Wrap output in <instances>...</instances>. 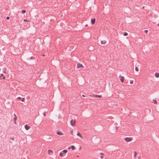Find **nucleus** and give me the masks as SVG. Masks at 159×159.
<instances>
[{
    "label": "nucleus",
    "instance_id": "10",
    "mask_svg": "<svg viewBox=\"0 0 159 159\" xmlns=\"http://www.w3.org/2000/svg\"><path fill=\"white\" fill-rule=\"evenodd\" d=\"M95 21H96V19H95V18H93V19H92L91 20V24L92 25H93L95 22Z\"/></svg>",
    "mask_w": 159,
    "mask_h": 159
},
{
    "label": "nucleus",
    "instance_id": "18",
    "mask_svg": "<svg viewBox=\"0 0 159 159\" xmlns=\"http://www.w3.org/2000/svg\"><path fill=\"white\" fill-rule=\"evenodd\" d=\"M71 148L72 149V150H74L75 149V147L74 145H72L71 146Z\"/></svg>",
    "mask_w": 159,
    "mask_h": 159
},
{
    "label": "nucleus",
    "instance_id": "1",
    "mask_svg": "<svg viewBox=\"0 0 159 159\" xmlns=\"http://www.w3.org/2000/svg\"><path fill=\"white\" fill-rule=\"evenodd\" d=\"M63 153L62 152H60L59 153V156L61 157H63V153H66L67 152V151L66 149H65L63 150L62 151Z\"/></svg>",
    "mask_w": 159,
    "mask_h": 159
},
{
    "label": "nucleus",
    "instance_id": "9",
    "mask_svg": "<svg viewBox=\"0 0 159 159\" xmlns=\"http://www.w3.org/2000/svg\"><path fill=\"white\" fill-rule=\"evenodd\" d=\"M119 77L120 78V80L122 83H123L124 81V78L122 76H119Z\"/></svg>",
    "mask_w": 159,
    "mask_h": 159
},
{
    "label": "nucleus",
    "instance_id": "15",
    "mask_svg": "<svg viewBox=\"0 0 159 159\" xmlns=\"http://www.w3.org/2000/svg\"><path fill=\"white\" fill-rule=\"evenodd\" d=\"M155 76L157 78L159 77V73H156L155 74Z\"/></svg>",
    "mask_w": 159,
    "mask_h": 159
},
{
    "label": "nucleus",
    "instance_id": "35",
    "mask_svg": "<svg viewBox=\"0 0 159 159\" xmlns=\"http://www.w3.org/2000/svg\"><path fill=\"white\" fill-rule=\"evenodd\" d=\"M82 96H83V97H85V96H84V95H82Z\"/></svg>",
    "mask_w": 159,
    "mask_h": 159
},
{
    "label": "nucleus",
    "instance_id": "23",
    "mask_svg": "<svg viewBox=\"0 0 159 159\" xmlns=\"http://www.w3.org/2000/svg\"><path fill=\"white\" fill-rule=\"evenodd\" d=\"M135 70L137 71H139V69L137 67H135Z\"/></svg>",
    "mask_w": 159,
    "mask_h": 159
},
{
    "label": "nucleus",
    "instance_id": "27",
    "mask_svg": "<svg viewBox=\"0 0 159 159\" xmlns=\"http://www.w3.org/2000/svg\"><path fill=\"white\" fill-rule=\"evenodd\" d=\"M24 21H27V22H29V21L28 20H27L26 19H24Z\"/></svg>",
    "mask_w": 159,
    "mask_h": 159
},
{
    "label": "nucleus",
    "instance_id": "2",
    "mask_svg": "<svg viewBox=\"0 0 159 159\" xmlns=\"http://www.w3.org/2000/svg\"><path fill=\"white\" fill-rule=\"evenodd\" d=\"M100 155H101L100 157L101 159H106V156L103 153H100Z\"/></svg>",
    "mask_w": 159,
    "mask_h": 159
},
{
    "label": "nucleus",
    "instance_id": "6",
    "mask_svg": "<svg viewBox=\"0 0 159 159\" xmlns=\"http://www.w3.org/2000/svg\"><path fill=\"white\" fill-rule=\"evenodd\" d=\"M15 117L14 118L13 120L14 121V124H16V120L17 119V116L15 114H14Z\"/></svg>",
    "mask_w": 159,
    "mask_h": 159
},
{
    "label": "nucleus",
    "instance_id": "37",
    "mask_svg": "<svg viewBox=\"0 0 159 159\" xmlns=\"http://www.w3.org/2000/svg\"><path fill=\"white\" fill-rule=\"evenodd\" d=\"M102 97V96L101 95H100V98H101Z\"/></svg>",
    "mask_w": 159,
    "mask_h": 159
},
{
    "label": "nucleus",
    "instance_id": "20",
    "mask_svg": "<svg viewBox=\"0 0 159 159\" xmlns=\"http://www.w3.org/2000/svg\"><path fill=\"white\" fill-rule=\"evenodd\" d=\"M21 12H22V13L23 14V13H25L26 12V11H25V10H23L21 11Z\"/></svg>",
    "mask_w": 159,
    "mask_h": 159
},
{
    "label": "nucleus",
    "instance_id": "13",
    "mask_svg": "<svg viewBox=\"0 0 159 159\" xmlns=\"http://www.w3.org/2000/svg\"><path fill=\"white\" fill-rule=\"evenodd\" d=\"M77 136H79L81 138V139H83V136H82V135H81V134H80V133L78 132L77 133Z\"/></svg>",
    "mask_w": 159,
    "mask_h": 159
},
{
    "label": "nucleus",
    "instance_id": "31",
    "mask_svg": "<svg viewBox=\"0 0 159 159\" xmlns=\"http://www.w3.org/2000/svg\"><path fill=\"white\" fill-rule=\"evenodd\" d=\"M70 148H71V146L70 147H69L68 148V149H70Z\"/></svg>",
    "mask_w": 159,
    "mask_h": 159
},
{
    "label": "nucleus",
    "instance_id": "33",
    "mask_svg": "<svg viewBox=\"0 0 159 159\" xmlns=\"http://www.w3.org/2000/svg\"><path fill=\"white\" fill-rule=\"evenodd\" d=\"M43 115H44V116H46V114H45V113H44L43 114Z\"/></svg>",
    "mask_w": 159,
    "mask_h": 159
},
{
    "label": "nucleus",
    "instance_id": "12",
    "mask_svg": "<svg viewBox=\"0 0 159 159\" xmlns=\"http://www.w3.org/2000/svg\"><path fill=\"white\" fill-rule=\"evenodd\" d=\"M48 153L49 155H50L51 153H52L53 152V150L51 149H49L48 151Z\"/></svg>",
    "mask_w": 159,
    "mask_h": 159
},
{
    "label": "nucleus",
    "instance_id": "30",
    "mask_svg": "<svg viewBox=\"0 0 159 159\" xmlns=\"http://www.w3.org/2000/svg\"><path fill=\"white\" fill-rule=\"evenodd\" d=\"M73 132L72 131H70L71 134L72 135H73Z\"/></svg>",
    "mask_w": 159,
    "mask_h": 159
},
{
    "label": "nucleus",
    "instance_id": "14",
    "mask_svg": "<svg viewBox=\"0 0 159 159\" xmlns=\"http://www.w3.org/2000/svg\"><path fill=\"white\" fill-rule=\"evenodd\" d=\"M101 43L102 44H105L106 43V42L105 41H102Z\"/></svg>",
    "mask_w": 159,
    "mask_h": 159
},
{
    "label": "nucleus",
    "instance_id": "25",
    "mask_svg": "<svg viewBox=\"0 0 159 159\" xmlns=\"http://www.w3.org/2000/svg\"><path fill=\"white\" fill-rule=\"evenodd\" d=\"M133 83V80H131L130 81V84H132Z\"/></svg>",
    "mask_w": 159,
    "mask_h": 159
},
{
    "label": "nucleus",
    "instance_id": "29",
    "mask_svg": "<svg viewBox=\"0 0 159 159\" xmlns=\"http://www.w3.org/2000/svg\"><path fill=\"white\" fill-rule=\"evenodd\" d=\"M10 18L9 16H7L6 18V19L7 20H9V19Z\"/></svg>",
    "mask_w": 159,
    "mask_h": 159
},
{
    "label": "nucleus",
    "instance_id": "11",
    "mask_svg": "<svg viewBox=\"0 0 159 159\" xmlns=\"http://www.w3.org/2000/svg\"><path fill=\"white\" fill-rule=\"evenodd\" d=\"M25 128L26 130H29L30 128V126L27 125H25Z\"/></svg>",
    "mask_w": 159,
    "mask_h": 159
},
{
    "label": "nucleus",
    "instance_id": "39",
    "mask_svg": "<svg viewBox=\"0 0 159 159\" xmlns=\"http://www.w3.org/2000/svg\"><path fill=\"white\" fill-rule=\"evenodd\" d=\"M81 149V148H80V149Z\"/></svg>",
    "mask_w": 159,
    "mask_h": 159
},
{
    "label": "nucleus",
    "instance_id": "8",
    "mask_svg": "<svg viewBox=\"0 0 159 159\" xmlns=\"http://www.w3.org/2000/svg\"><path fill=\"white\" fill-rule=\"evenodd\" d=\"M84 67V66L81 64L79 63L77 64V68H83Z\"/></svg>",
    "mask_w": 159,
    "mask_h": 159
},
{
    "label": "nucleus",
    "instance_id": "4",
    "mask_svg": "<svg viewBox=\"0 0 159 159\" xmlns=\"http://www.w3.org/2000/svg\"><path fill=\"white\" fill-rule=\"evenodd\" d=\"M75 120H71L70 121V124L72 126H75Z\"/></svg>",
    "mask_w": 159,
    "mask_h": 159
},
{
    "label": "nucleus",
    "instance_id": "16",
    "mask_svg": "<svg viewBox=\"0 0 159 159\" xmlns=\"http://www.w3.org/2000/svg\"><path fill=\"white\" fill-rule=\"evenodd\" d=\"M92 96L94 98H97V97H99V96L98 95H92Z\"/></svg>",
    "mask_w": 159,
    "mask_h": 159
},
{
    "label": "nucleus",
    "instance_id": "22",
    "mask_svg": "<svg viewBox=\"0 0 159 159\" xmlns=\"http://www.w3.org/2000/svg\"><path fill=\"white\" fill-rule=\"evenodd\" d=\"M134 157H135L137 155V152H136L135 151L134 152Z\"/></svg>",
    "mask_w": 159,
    "mask_h": 159
},
{
    "label": "nucleus",
    "instance_id": "32",
    "mask_svg": "<svg viewBox=\"0 0 159 159\" xmlns=\"http://www.w3.org/2000/svg\"><path fill=\"white\" fill-rule=\"evenodd\" d=\"M117 128H118V127H115V129H116V130L117 129Z\"/></svg>",
    "mask_w": 159,
    "mask_h": 159
},
{
    "label": "nucleus",
    "instance_id": "3",
    "mask_svg": "<svg viewBox=\"0 0 159 159\" xmlns=\"http://www.w3.org/2000/svg\"><path fill=\"white\" fill-rule=\"evenodd\" d=\"M132 140V138L130 137H127L125 139V140L127 142H130Z\"/></svg>",
    "mask_w": 159,
    "mask_h": 159
},
{
    "label": "nucleus",
    "instance_id": "36",
    "mask_svg": "<svg viewBox=\"0 0 159 159\" xmlns=\"http://www.w3.org/2000/svg\"><path fill=\"white\" fill-rule=\"evenodd\" d=\"M157 25H158V26H159V24H157Z\"/></svg>",
    "mask_w": 159,
    "mask_h": 159
},
{
    "label": "nucleus",
    "instance_id": "17",
    "mask_svg": "<svg viewBox=\"0 0 159 159\" xmlns=\"http://www.w3.org/2000/svg\"><path fill=\"white\" fill-rule=\"evenodd\" d=\"M153 103L155 104H157V102L156 100L154 99H153L152 100Z\"/></svg>",
    "mask_w": 159,
    "mask_h": 159
},
{
    "label": "nucleus",
    "instance_id": "38",
    "mask_svg": "<svg viewBox=\"0 0 159 159\" xmlns=\"http://www.w3.org/2000/svg\"><path fill=\"white\" fill-rule=\"evenodd\" d=\"M77 157H79V156H77Z\"/></svg>",
    "mask_w": 159,
    "mask_h": 159
},
{
    "label": "nucleus",
    "instance_id": "34",
    "mask_svg": "<svg viewBox=\"0 0 159 159\" xmlns=\"http://www.w3.org/2000/svg\"><path fill=\"white\" fill-rule=\"evenodd\" d=\"M140 157H138V158H139V159H140Z\"/></svg>",
    "mask_w": 159,
    "mask_h": 159
},
{
    "label": "nucleus",
    "instance_id": "26",
    "mask_svg": "<svg viewBox=\"0 0 159 159\" xmlns=\"http://www.w3.org/2000/svg\"><path fill=\"white\" fill-rule=\"evenodd\" d=\"M144 32L146 33V34H147V32H148V31L147 30H144Z\"/></svg>",
    "mask_w": 159,
    "mask_h": 159
},
{
    "label": "nucleus",
    "instance_id": "19",
    "mask_svg": "<svg viewBox=\"0 0 159 159\" xmlns=\"http://www.w3.org/2000/svg\"><path fill=\"white\" fill-rule=\"evenodd\" d=\"M128 35V33L127 32H125L124 34V36H127Z\"/></svg>",
    "mask_w": 159,
    "mask_h": 159
},
{
    "label": "nucleus",
    "instance_id": "21",
    "mask_svg": "<svg viewBox=\"0 0 159 159\" xmlns=\"http://www.w3.org/2000/svg\"><path fill=\"white\" fill-rule=\"evenodd\" d=\"M3 72L5 74H7V72L6 70V69H5L3 71Z\"/></svg>",
    "mask_w": 159,
    "mask_h": 159
},
{
    "label": "nucleus",
    "instance_id": "24",
    "mask_svg": "<svg viewBox=\"0 0 159 159\" xmlns=\"http://www.w3.org/2000/svg\"><path fill=\"white\" fill-rule=\"evenodd\" d=\"M25 100V98H22L21 99V101L23 102Z\"/></svg>",
    "mask_w": 159,
    "mask_h": 159
},
{
    "label": "nucleus",
    "instance_id": "7",
    "mask_svg": "<svg viewBox=\"0 0 159 159\" xmlns=\"http://www.w3.org/2000/svg\"><path fill=\"white\" fill-rule=\"evenodd\" d=\"M57 134L60 136H63L64 135V134L61 131H58L57 132Z\"/></svg>",
    "mask_w": 159,
    "mask_h": 159
},
{
    "label": "nucleus",
    "instance_id": "5",
    "mask_svg": "<svg viewBox=\"0 0 159 159\" xmlns=\"http://www.w3.org/2000/svg\"><path fill=\"white\" fill-rule=\"evenodd\" d=\"M6 79V77L5 76H4V75L3 74H1L0 75V79L2 80H5Z\"/></svg>",
    "mask_w": 159,
    "mask_h": 159
},
{
    "label": "nucleus",
    "instance_id": "28",
    "mask_svg": "<svg viewBox=\"0 0 159 159\" xmlns=\"http://www.w3.org/2000/svg\"><path fill=\"white\" fill-rule=\"evenodd\" d=\"M17 98L19 100H20L21 99L20 97H18Z\"/></svg>",
    "mask_w": 159,
    "mask_h": 159
}]
</instances>
